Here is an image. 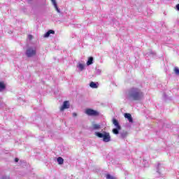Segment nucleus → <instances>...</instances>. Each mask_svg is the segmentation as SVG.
<instances>
[{
    "instance_id": "f8f14e48",
    "label": "nucleus",
    "mask_w": 179,
    "mask_h": 179,
    "mask_svg": "<svg viewBox=\"0 0 179 179\" xmlns=\"http://www.w3.org/2000/svg\"><path fill=\"white\" fill-rule=\"evenodd\" d=\"M50 34H55V31L52 29H50L45 34L44 37L45 38L50 37Z\"/></svg>"
},
{
    "instance_id": "9d476101",
    "label": "nucleus",
    "mask_w": 179,
    "mask_h": 179,
    "mask_svg": "<svg viewBox=\"0 0 179 179\" xmlns=\"http://www.w3.org/2000/svg\"><path fill=\"white\" fill-rule=\"evenodd\" d=\"M124 117L128 119L129 122H134V119L132 118V115L130 113H125Z\"/></svg>"
},
{
    "instance_id": "7ed1b4c3",
    "label": "nucleus",
    "mask_w": 179,
    "mask_h": 179,
    "mask_svg": "<svg viewBox=\"0 0 179 179\" xmlns=\"http://www.w3.org/2000/svg\"><path fill=\"white\" fill-rule=\"evenodd\" d=\"M37 54V47L30 46L26 50V55L28 58L35 57Z\"/></svg>"
},
{
    "instance_id": "5701e85b",
    "label": "nucleus",
    "mask_w": 179,
    "mask_h": 179,
    "mask_svg": "<svg viewBox=\"0 0 179 179\" xmlns=\"http://www.w3.org/2000/svg\"><path fill=\"white\" fill-rule=\"evenodd\" d=\"M78 115L76 114V113H73V117H76Z\"/></svg>"
},
{
    "instance_id": "412c9836",
    "label": "nucleus",
    "mask_w": 179,
    "mask_h": 179,
    "mask_svg": "<svg viewBox=\"0 0 179 179\" xmlns=\"http://www.w3.org/2000/svg\"><path fill=\"white\" fill-rule=\"evenodd\" d=\"M15 162L16 163H17V162H19V158H15Z\"/></svg>"
},
{
    "instance_id": "b1692460",
    "label": "nucleus",
    "mask_w": 179,
    "mask_h": 179,
    "mask_svg": "<svg viewBox=\"0 0 179 179\" xmlns=\"http://www.w3.org/2000/svg\"><path fill=\"white\" fill-rule=\"evenodd\" d=\"M97 72H99V73H101V70L98 69V70H97Z\"/></svg>"
},
{
    "instance_id": "6ab92c4d",
    "label": "nucleus",
    "mask_w": 179,
    "mask_h": 179,
    "mask_svg": "<svg viewBox=\"0 0 179 179\" xmlns=\"http://www.w3.org/2000/svg\"><path fill=\"white\" fill-rule=\"evenodd\" d=\"M0 179H10V178L8 176H4L0 178Z\"/></svg>"
},
{
    "instance_id": "aec40b11",
    "label": "nucleus",
    "mask_w": 179,
    "mask_h": 179,
    "mask_svg": "<svg viewBox=\"0 0 179 179\" xmlns=\"http://www.w3.org/2000/svg\"><path fill=\"white\" fill-rule=\"evenodd\" d=\"M28 38H29V40H32V39H33V36H32V35H29V36H28Z\"/></svg>"
},
{
    "instance_id": "1a4fd4ad",
    "label": "nucleus",
    "mask_w": 179,
    "mask_h": 179,
    "mask_svg": "<svg viewBox=\"0 0 179 179\" xmlns=\"http://www.w3.org/2000/svg\"><path fill=\"white\" fill-rule=\"evenodd\" d=\"M92 129H94V131H100V129H101V125L99 124L93 123Z\"/></svg>"
},
{
    "instance_id": "20e7f679",
    "label": "nucleus",
    "mask_w": 179,
    "mask_h": 179,
    "mask_svg": "<svg viewBox=\"0 0 179 179\" xmlns=\"http://www.w3.org/2000/svg\"><path fill=\"white\" fill-rule=\"evenodd\" d=\"M112 122L115 127V128L112 130L113 134L115 135H118L120 134V131H121V125H120V122L115 118L112 120Z\"/></svg>"
},
{
    "instance_id": "2eb2a0df",
    "label": "nucleus",
    "mask_w": 179,
    "mask_h": 179,
    "mask_svg": "<svg viewBox=\"0 0 179 179\" xmlns=\"http://www.w3.org/2000/svg\"><path fill=\"white\" fill-rule=\"evenodd\" d=\"M57 163L58 164H64V158L61 157H59L57 158Z\"/></svg>"
},
{
    "instance_id": "f3484780",
    "label": "nucleus",
    "mask_w": 179,
    "mask_h": 179,
    "mask_svg": "<svg viewBox=\"0 0 179 179\" xmlns=\"http://www.w3.org/2000/svg\"><path fill=\"white\" fill-rule=\"evenodd\" d=\"M173 71H174L176 75H178V76H179V69H178V67H175Z\"/></svg>"
},
{
    "instance_id": "423d86ee",
    "label": "nucleus",
    "mask_w": 179,
    "mask_h": 179,
    "mask_svg": "<svg viewBox=\"0 0 179 179\" xmlns=\"http://www.w3.org/2000/svg\"><path fill=\"white\" fill-rule=\"evenodd\" d=\"M68 108H69V101H65L60 108V111H64V110H66Z\"/></svg>"
},
{
    "instance_id": "4be33fe9",
    "label": "nucleus",
    "mask_w": 179,
    "mask_h": 179,
    "mask_svg": "<svg viewBox=\"0 0 179 179\" xmlns=\"http://www.w3.org/2000/svg\"><path fill=\"white\" fill-rule=\"evenodd\" d=\"M176 9H177V10H179V4L176 5Z\"/></svg>"
},
{
    "instance_id": "39448f33",
    "label": "nucleus",
    "mask_w": 179,
    "mask_h": 179,
    "mask_svg": "<svg viewBox=\"0 0 179 179\" xmlns=\"http://www.w3.org/2000/svg\"><path fill=\"white\" fill-rule=\"evenodd\" d=\"M85 114H87V115H90V117H97V115H99L98 111L90 108L85 110Z\"/></svg>"
},
{
    "instance_id": "0eeeda50",
    "label": "nucleus",
    "mask_w": 179,
    "mask_h": 179,
    "mask_svg": "<svg viewBox=\"0 0 179 179\" xmlns=\"http://www.w3.org/2000/svg\"><path fill=\"white\" fill-rule=\"evenodd\" d=\"M51 2L55 9V10L57 12V13H61V10L58 8V4H57L56 0H51Z\"/></svg>"
},
{
    "instance_id": "393cba45",
    "label": "nucleus",
    "mask_w": 179,
    "mask_h": 179,
    "mask_svg": "<svg viewBox=\"0 0 179 179\" xmlns=\"http://www.w3.org/2000/svg\"><path fill=\"white\" fill-rule=\"evenodd\" d=\"M160 167V164H158L157 168L159 169Z\"/></svg>"
},
{
    "instance_id": "dca6fc26",
    "label": "nucleus",
    "mask_w": 179,
    "mask_h": 179,
    "mask_svg": "<svg viewBox=\"0 0 179 179\" xmlns=\"http://www.w3.org/2000/svg\"><path fill=\"white\" fill-rule=\"evenodd\" d=\"M5 84L3 83L0 82V92L5 90Z\"/></svg>"
},
{
    "instance_id": "4468645a",
    "label": "nucleus",
    "mask_w": 179,
    "mask_h": 179,
    "mask_svg": "<svg viewBox=\"0 0 179 179\" xmlns=\"http://www.w3.org/2000/svg\"><path fill=\"white\" fill-rule=\"evenodd\" d=\"M92 64H93V57H89L87 62V66H89L90 65H92Z\"/></svg>"
},
{
    "instance_id": "f03ea898",
    "label": "nucleus",
    "mask_w": 179,
    "mask_h": 179,
    "mask_svg": "<svg viewBox=\"0 0 179 179\" xmlns=\"http://www.w3.org/2000/svg\"><path fill=\"white\" fill-rule=\"evenodd\" d=\"M94 135L97 138L102 139L103 142H105V143L111 142V136L110 135V133L106 131H103L102 132L96 131L94 133Z\"/></svg>"
},
{
    "instance_id": "9b49d317",
    "label": "nucleus",
    "mask_w": 179,
    "mask_h": 179,
    "mask_svg": "<svg viewBox=\"0 0 179 179\" xmlns=\"http://www.w3.org/2000/svg\"><path fill=\"white\" fill-rule=\"evenodd\" d=\"M120 138H121V139H124V138H127V136H128V131H123L120 133Z\"/></svg>"
},
{
    "instance_id": "a211bd4d",
    "label": "nucleus",
    "mask_w": 179,
    "mask_h": 179,
    "mask_svg": "<svg viewBox=\"0 0 179 179\" xmlns=\"http://www.w3.org/2000/svg\"><path fill=\"white\" fill-rule=\"evenodd\" d=\"M106 179H117V178H115V177H114V176H113L110 174H107L106 175Z\"/></svg>"
},
{
    "instance_id": "f257e3e1",
    "label": "nucleus",
    "mask_w": 179,
    "mask_h": 179,
    "mask_svg": "<svg viewBox=\"0 0 179 179\" xmlns=\"http://www.w3.org/2000/svg\"><path fill=\"white\" fill-rule=\"evenodd\" d=\"M126 99L130 101H139L143 99V92L139 88L133 87L127 92Z\"/></svg>"
},
{
    "instance_id": "6e6552de",
    "label": "nucleus",
    "mask_w": 179,
    "mask_h": 179,
    "mask_svg": "<svg viewBox=\"0 0 179 179\" xmlns=\"http://www.w3.org/2000/svg\"><path fill=\"white\" fill-rule=\"evenodd\" d=\"M77 68L80 72H82L85 69V63L78 62L77 64Z\"/></svg>"
},
{
    "instance_id": "ddd939ff",
    "label": "nucleus",
    "mask_w": 179,
    "mask_h": 179,
    "mask_svg": "<svg viewBox=\"0 0 179 179\" xmlns=\"http://www.w3.org/2000/svg\"><path fill=\"white\" fill-rule=\"evenodd\" d=\"M90 87H92V89H97V87H99V86H97V84L94 82H91L90 83Z\"/></svg>"
}]
</instances>
